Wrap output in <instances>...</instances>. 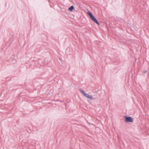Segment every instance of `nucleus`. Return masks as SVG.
Returning a JSON list of instances; mask_svg holds the SVG:
<instances>
[{"instance_id":"nucleus-1","label":"nucleus","mask_w":149,"mask_h":149,"mask_svg":"<svg viewBox=\"0 0 149 149\" xmlns=\"http://www.w3.org/2000/svg\"><path fill=\"white\" fill-rule=\"evenodd\" d=\"M125 121L127 122H133V118L130 116H125L124 117Z\"/></svg>"},{"instance_id":"nucleus-2","label":"nucleus","mask_w":149,"mask_h":149,"mask_svg":"<svg viewBox=\"0 0 149 149\" xmlns=\"http://www.w3.org/2000/svg\"><path fill=\"white\" fill-rule=\"evenodd\" d=\"M17 57L15 55H12L11 56V61L13 63H15L17 62L16 58Z\"/></svg>"},{"instance_id":"nucleus-3","label":"nucleus","mask_w":149,"mask_h":149,"mask_svg":"<svg viewBox=\"0 0 149 149\" xmlns=\"http://www.w3.org/2000/svg\"><path fill=\"white\" fill-rule=\"evenodd\" d=\"M91 19L95 23L98 25H99V23L96 19V18L94 16L91 17Z\"/></svg>"},{"instance_id":"nucleus-4","label":"nucleus","mask_w":149,"mask_h":149,"mask_svg":"<svg viewBox=\"0 0 149 149\" xmlns=\"http://www.w3.org/2000/svg\"><path fill=\"white\" fill-rule=\"evenodd\" d=\"M74 9V6H72L68 8V10L70 12H72Z\"/></svg>"},{"instance_id":"nucleus-5","label":"nucleus","mask_w":149,"mask_h":149,"mask_svg":"<svg viewBox=\"0 0 149 149\" xmlns=\"http://www.w3.org/2000/svg\"><path fill=\"white\" fill-rule=\"evenodd\" d=\"M87 14L91 18L94 16L93 14L89 11H88V12Z\"/></svg>"},{"instance_id":"nucleus-6","label":"nucleus","mask_w":149,"mask_h":149,"mask_svg":"<svg viewBox=\"0 0 149 149\" xmlns=\"http://www.w3.org/2000/svg\"><path fill=\"white\" fill-rule=\"evenodd\" d=\"M86 97L91 99V100H93L94 99V98L92 96L89 95V94Z\"/></svg>"},{"instance_id":"nucleus-7","label":"nucleus","mask_w":149,"mask_h":149,"mask_svg":"<svg viewBox=\"0 0 149 149\" xmlns=\"http://www.w3.org/2000/svg\"><path fill=\"white\" fill-rule=\"evenodd\" d=\"M79 91L83 95L86 93L85 91L81 89H79Z\"/></svg>"},{"instance_id":"nucleus-8","label":"nucleus","mask_w":149,"mask_h":149,"mask_svg":"<svg viewBox=\"0 0 149 149\" xmlns=\"http://www.w3.org/2000/svg\"><path fill=\"white\" fill-rule=\"evenodd\" d=\"M88 94H87V93H86L84 95L86 97H87V96L88 95Z\"/></svg>"},{"instance_id":"nucleus-9","label":"nucleus","mask_w":149,"mask_h":149,"mask_svg":"<svg viewBox=\"0 0 149 149\" xmlns=\"http://www.w3.org/2000/svg\"><path fill=\"white\" fill-rule=\"evenodd\" d=\"M50 6L51 7H52V6L50 4Z\"/></svg>"},{"instance_id":"nucleus-10","label":"nucleus","mask_w":149,"mask_h":149,"mask_svg":"<svg viewBox=\"0 0 149 149\" xmlns=\"http://www.w3.org/2000/svg\"><path fill=\"white\" fill-rule=\"evenodd\" d=\"M48 1L49 2V3H50L51 2L49 0H48Z\"/></svg>"},{"instance_id":"nucleus-11","label":"nucleus","mask_w":149,"mask_h":149,"mask_svg":"<svg viewBox=\"0 0 149 149\" xmlns=\"http://www.w3.org/2000/svg\"><path fill=\"white\" fill-rule=\"evenodd\" d=\"M146 72H147V71H146H146H144V73H146Z\"/></svg>"}]
</instances>
